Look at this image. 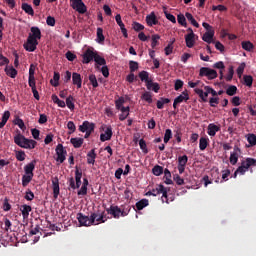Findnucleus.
Wrapping results in <instances>:
<instances>
[{"label": "nucleus", "instance_id": "obj_1", "mask_svg": "<svg viewBox=\"0 0 256 256\" xmlns=\"http://www.w3.org/2000/svg\"><path fill=\"white\" fill-rule=\"evenodd\" d=\"M14 143L22 149H35V147H37V141L28 139L23 134L14 136Z\"/></svg>", "mask_w": 256, "mask_h": 256}, {"label": "nucleus", "instance_id": "obj_2", "mask_svg": "<svg viewBox=\"0 0 256 256\" xmlns=\"http://www.w3.org/2000/svg\"><path fill=\"white\" fill-rule=\"evenodd\" d=\"M250 167H256V159L255 158H246L241 162V165L236 169V173L239 175H244L246 171H249Z\"/></svg>", "mask_w": 256, "mask_h": 256}, {"label": "nucleus", "instance_id": "obj_3", "mask_svg": "<svg viewBox=\"0 0 256 256\" xmlns=\"http://www.w3.org/2000/svg\"><path fill=\"white\" fill-rule=\"evenodd\" d=\"M151 191L153 197H157V195L162 194V203H169V198L167 196V188H165V186H163L162 184L157 185L156 188H153Z\"/></svg>", "mask_w": 256, "mask_h": 256}, {"label": "nucleus", "instance_id": "obj_4", "mask_svg": "<svg viewBox=\"0 0 256 256\" xmlns=\"http://www.w3.org/2000/svg\"><path fill=\"white\" fill-rule=\"evenodd\" d=\"M77 219L81 226L83 227H91V225H95V215L85 216L83 213L77 214Z\"/></svg>", "mask_w": 256, "mask_h": 256}, {"label": "nucleus", "instance_id": "obj_5", "mask_svg": "<svg viewBox=\"0 0 256 256\" xmlns=\"http://www.w3.org/2000/svg\"><path fill=\"white\" fill-rule=\"evenodd\" d=\"M199 76L207 77V79L211 81L213 79H217V71L208 67H202L200 68Z\"/></svg>", "mask_w": 256, "mask_h": 256}, {"label": "nucleus", "instance_id": "obj_6", "mask_svg": "<svg viewBox=\"0 0 256 256\" xmlns=\"http://www.w3.org/2000/svg\"><path fill=\"white\" fill-rule=\"evenodd\" d=\"M72 9H75L80 15L87 13V6L83 0H70Z\"/></svg>", "mask_w": 256, "mask_h": 256}, {"label": "nucleus", "instance_id": "obj_7", "mask_svg": "<svg viewBox=\"0 0 256 256\" xmlns=\"http://www.w3.org/2000/svg\"><path fill=\"white\" fill-rule=\"evenodd\" d=\"M56 161L58 163H65V159H67V150L63 147V144H58L56 146Z\"/></svg>", "mask_w": 256, "mask_h": 256}, {"label": "nucleus", "instance_id": "obj_8", "mask_svg": "<svg viewBox=\"0 0 256 256\" xmlns=\"http://www.w3.org/2000/svg\"><path fill=\"white\" fill-rule=\"evenodd\" d=\"M37 45H39V41L35 40L33 37L28 36L26 43L23 44V47L29 53H33L37 49Z\"/></svg>", "mask_w": 256, "mask_h": 256}, {"label": "nucleus", "instance_id": "obj_9", "mask_svg": "<svg viewBox=\"0 0 256 256\" xmlns=\"http://www.w3.org/2000/svg\"><path fill=\"white\" fill-rule=\"evenodd\" d=\"M194 92L200 97L203 103H207V97H209V94H211V86H205L204 91L203 89L196 88L194 89Z\"/></svg>", "mask_w": 256, "mask_h": 256}, {"label": "nucleus", "instance_id": "obj_10", "mask_svg": "<svg viewBox=\"0 0 256 256\" xmlns=\"http://www.w3.org/2000/svg\"><path fill=\"white\" fill-rule=\"evenodd\" d=\"M97 55V51H94L91 48H88L84 54L82 55V63H84V65H88V63H91V61H95V56Z\"/></svg>", "mask_w": 256, "mask_h": 256}, {"label": "nucleus", "instance_id": "obj_11", "mask_svg": "<svg viewBox=\"0 0 256 256\" xmlns=\"http://www.w3.org/2000/svg\"><path fill=\"white\" fill-rule=\"evenodd\" d=\"M79 131H81V133H85V131L93 133V131H95V123L84 121L82 125L79 126Z\"/></svg>", "mask_w": 256, "mask_h": 256}, {"label": "nucleus", "instance_id": "obj_12", "mask_svg": "<svg viewBox=\"0 0 256 256\" xmlns=\"http://www.w3.org/2000/svg\"><path fill=\"white\" fill-rule=\"evenodd\" d=\"M108 215H112L114 219H119L121 217V208L119 206L111 205L110 208L106 209Z\"/></svg>", "mask_w": 256, "mask_h": 256}, {"label": "nucleus", "instance_id": "obj_13", "mask_svg": "<svg viewBox=\"0 0 256 256\" xmlns=\"http://www.w3.org/2000/svg\"><path fill=\"white\" fill-rule=\"evenodd\" d=\"M111 137H113V128L111 126L106 127L104 134L100 135V141L105 143V141H111Z\"/></svg>", "mask_w": 256, "mask_h": 256}, {"label": "nucleus", "instance_id": "obj_14", "mask_svg": "<svg viewBox=\"0 0 256 256\" xmlns=\"http://www.w3.org/2000/svg\"><path fill=\"white\" fill-rule=\"evenodd\" d=\"M91 215H95L94 225H99V223H105V221H107V215H105V211H98L96 213H92Z\"/></svg>", "mask_w": 256, "mask_h": 256}, {"label": "nucleus", "instance_id": "obj_15", "mask_svg": "<svg viewBox=\"0 0 256 256\" xmlns=\"http://www.w3.org/2000/svg\"><path fill=\"white\" fill-rule=\"evenodd\" d=\"M52 189H53V197H54V199H57L59 197V193H60L58 177H54L52 179Z\"/></svg>", "mask_w": 256, "mask_h": 256}, {"label": "nucleus", "instance_id": "obj_16", "mask_svg": "<svg viewBox=\"0 0 256 256\" xmlns=\"http://www.w3.org/2000/svg\"><path fill=\"white\" fill-rule=\"evenodd\" d=\"M35 165H37V160H32L30 163H28L26 166H24V173L26 175H32L34 176L35 174L33 171H35Z\"/></svg>", "mask_w": 256, "mask_h": 256}, {"label": "nucleus", "instance_id": "obj_17", "mask_svg": "<svg viewBox=\"0 0 256 256\" xmlns=\"http://www.w3.org/2000/svg\"><path fill=\"white\" fill-rule=\"evenodd\" d=\"M146 23L149 27H153V25H158L159 20L155 15V12H151L149 15L146 16Z\"/></svg>", "mask_w": 256, "mask_h": 256}, {"label": "nucleus", "instance_id": "obj_18", "mask_svg": "<svg viewBox=\"0 0 256 256\" xmlns=\"http://www.w3.org/2000/svg\"><path fill=\"white\" fill-rule=\"evenodd\" d=\"M185 43L188 49H193L195 46V33L185 35Z\"/></svg>", "mask_w": 256, "mask_h": 256}, {"label": "nucleus", "instance_id": "obj_19", "mask_svg": "<svg viewBox=\"0 0 256 256\" xmlns=\"http://www.w3.org/2000/svg\"><path fill=\"white\" fill-rule=\"evenodd\" d=\"M31 33L28 35V37H32V39H35L38 41L41 39V29L37 26H33L30 28Z\"/></svg>", "mask_w": 256, "mask_h": 256}, {"label": "nucleus", "instance_id": "obj_20", "mask_svg": "<svg viewBox=\"0 0 256 256\" xmlns=\"http://www.w3.org/2000/svg\"><path fill=\"white\" fill-rule=\"evenodd\" d=\"M72 83L73 85L77 86V89H81L82 87V83H83V79L81 78V74L74 72L72 74Z\"/></svg>", "mask_w": 256, "mask_h": 256}, {"label": "nucleus", "instance_id": "obj_21", "mask_svg": "<svg viewBox=\"0 0 256 256\" xmlns=\"http://www.w3.org/2000/svg\"><path fill=\"white\" fill-rule=\"evenodd\" d=\"M218 131H221V127L211 123L208 125V135H210V137H215V135H217Z\"/></svg>", "mask_w": 256, "mask_h": 256}, {"label": "nucleus", "instance_id": "obj_22", "mask_svg": "<svg viewBox=\"0 0 256 256\" xmlns=\"http://www.w3.org/2000/svg\"><path fill=\"white\" fill-rule=\"evenodd\" d=\"M75 180L76 181V188L79 189L81 187V177H83V171L79 169V166L75 167Z\"/></svg>", "mask_w": 256, "mask_h": 256}, {"label": "nucleus", "instance_id": "obj_23", "mask_svg": "<svg viewBox=\"0 0 256 256\" xmlns=\"http://www.w3.org/2000/svg\"><path fill=\"white\" fill-rule=\"evenodd\" d=\"M23 219H29V213H31L32 208L30 205L24 204L20 207Z\"/></svg>", "mask_w": 256, "mask_h": 256}, {"label": "nucleus", "instance_id": "obj_24", "mask_svg": "<svg viewBox=\"0 0 256 256\" xmlns=\"http://www.w3.org/2000/svg\"><path fill=\"white\" fill-rule=\"evenodd\" d=\"M174 100H176L178 104L183 103V101L187 103L189 101V92H187V90L183 91L181 95L177 96Z\"/></svg>", "mask_w": 256, "mask_h": 256}, {"label": "nucleus", "instance_id": "obj_25", "mask_svg": "<svg viewBox=\"0 0 256 256\" xmlns=\"http://www.w3.org/2000/svg\"><path fill=\"white\" fill-rule=\"evenodd\" d=\"M148 91H154V93H159V89H161V86H159V83L153 82V80H150L148 84L146 85Z\"/></svg>", "mask_w": 256, "mask_h": 256}, {"label": "nucleus", "instance_id": "obj_26", "mask_svg": "<svg viewBox=\"0 0 256 256\" xmlns=\"http://www.w3.org/2000/svg\"><path fill=\"white\" fill-rule=\"evenodd\" d=\"M95 159H97V154L95 153V149H92L87 153L88 165H95Z\"/></svg>", "mask_w": 256, "mask_h": 256}, {"label": "nucleus", "instance_id": "obj_27", "mask_svg": "<svg viewBox=\"0 0 256 256\" xmlns=\"http://www.w3.org/2000/svg\"><path fill=\"white\" fill-rule=\"evenodd\" d=\"M213 37H215V31L205 32L202 36V41H205V43H213Z\"/></svg>", "mask_w": 256, "mask_h": 256}, {"label": "nucleus", "instance_id": "obj_28", "mask_svg": "<svg viewBox=\"0 0 256 256\" xmlns=\"http://www.w3.org/2000/svg\"><path fill=\"white\" fill-rule=\"evenodd\" d=\"M35 69H37V66L35 64H31L29 68L28 84L35 83Z\"/></svg>", "mask_w": 256, "mask_h": 256}, {"label": "nucleus", "instance_id": "obj_29", "mask_svg": "<svg viewBox=\"0 0 256 256\" xmlns=\"http://www.w3.org/2000/svg\"><path fill=\"white\" fill-rule=\"evenodd\" d=\"M84 139L83 138H71L70 139V143L73 145V147L75 149H79L82 147L83 143H84Z\"/></svg>", "mask_w": 256, "mask_h": 256}, {"label": "nucleus", "instance_id": "obj_30", "mask_svg": "<svg viewBox=\"0 0 256 256\" xmlns=\"http://www.w3.org/2000/svg\"><path fill=\"white\" fill-rule=\"evenodd\" d=\"M4 71L8 77H11V79H15V77H17V69H15L13 66L10 68L9 66H6Z\"/></svg>", "mask_w": 256, "mask_h": 256}, {"label": "nucleus", "instance_id": "obj_31", "mask_svg": "<svg viewBox=\"0 0 256 256\" xmlns=\"http://www.w3.org/2000/svg\"><path fill=\"white\" fill-rule=\"evenodd\" d=\"M185 17L191 23V25H193V27H196V29H199V22L195 20V17H193V14L186 12Z\"/></svg>", "mask_w": 256, "mask_h": 256}, {"label": "nucleus", "instance_id": "obj_32", "mask_svg": "<svg viewBox=\"0 0 256 256\" xmlns=\"http://www.w3.org/2000/svg\"><path fill=\"white\" fill-rule=\"evenodd\" d=\"M138 77L140 78L141 81H143L144 83H146V85L152 81L151 78H149V72L143 70L141 72H139Z\"/></svg>", "mask_w": 256, "mask_h": 256}, {"label": "nucleus", "instance_id": "obj_33", "mask_svg": "<svg viewBox=\"0 0 256 256\" xmlns=\"http://www.w3.org/2000/svg\"><path fill=\"white\" fill-rule=\"evenodd\" d=\"M145 207H149V200L147 199H142L136 203V209L138 211H143Z\"/></svg>", "mask_w": 256, "mask_h": 256}, {"label": "nucleus", "instance_id": "obj_34", "mask_svg": "<svg viewBox=\"0 0 256 256\" xmlns=\"http://www.w3.org/2000/svg\"><path fill=\"white\" fill-rule=\"evenodd\" d=\"M209 145V139L205 137H201L199 140V149L200 151H205Z\"/></svg>", "mask_w": 256, "mask_h": 256}, {"label": "nucleus", "instance_id": "obj_35", "mask_svg": "<svg viewBox=\"0 0 256 256\" xmlns=\"http://www.w3.org/2000/svg\"><path fill=\"white\" fill-rule=\"evenodd\" d=\"M29 87L32 89V93L36 101H39L41 97L39 96V91H37V85L36 82H32L28 84Z\"/></svg>", "mask_w": 256, "mask_h": 256}, {"label": "nucleus", "instance_id": "obj_36", "mask_svg": "<svg viewBox=\"0 0 256 256\" xmlns=\"http://www.w3.org/2000/svg\"><path fill=\"white\" fill-rule=\"evenodd\" d=\"M131 212V206L130 205H122L120 207V215L121 217H127V215H129V213Z\"/></svg>", "mask_w": 256, "mask_h": 256}, {"label": "nucleus", "instance_id": "obj_37", "mask_svg": "<svg viewBox=\"0 0 256 256\" xmlns=\"http://www.w3.org/2000/svg\"><path fill=\"white\" fill-rule=\"evenodd\" d=\"M33 175L31 174H24L22 176V187H27L31 181H33Z\"/></svg>", "mask_w": 256, "mask_h": 256}, {"label": "nucleus", "instance_id": "obj_38", "mask_svg": "<svg viewBox=\"0 0 256 256\" xmlns=\"http://www.w3.org/2000/svg\"><path fill=\"white\" fill-rule=\"evenodd\" d=\"M61 79V74L59 72H54L53 79L50 80V84L53 87H59V80Z\"/></svg>", "mask_w": 256, "mask_h": 256}, {"label": "nucleus", "instance_id": "obj_39", "mask_svg": "<svg viewBox=\"0 0 256 256\" xmlns=\"http://www.w3.org/2000/svg\"><path fill=\"white\" fill-rule=\"evenodd\" d=\"M73 101H75V98L71 95L66 98V106L68 109H70V111L75 110V103Z\"/></svg>", "mask_w": 256, "mask_h": 256}, {"label": "nucleus", "instance_id": "obj_40", "mask_svg": "<svg viewBox=\"0 0 256 256\" xmlns=\"http://www.w3.org/2000/svg\"><path fill=\"white\" fill-rule=\"evenodd\" d=\"M94 61H95L96 65H100V66L107 65V60H105V58L101 57L99 55V53H97V52H96V56H94Z\"/></svg>", "mask_w": 256, "mask_h": 256}, {"label": "nucleus", "instance_id": "obj_41", "mask_svg": "<svg viewBox=\"0 0 256 256\" xmlns=\"http://www.w3.org/2000/svg\"><path fill=\"white\" fill-rule=\"evenodd\" d=\"M22 9L27 13V15H35V11L33 10V7L27 3L22 4Z\"/></svg>", "mask_w": 256, "mask_h": 256}, {"label": "nucleus", "instance_id": "obj_42", "mask_svg": "<svg viewBox=\"0 0 256 256\" xmlns=\"http://www.w3.org/2000/svg\"><path fill=\"white\" fill-rule=\"evenodd\" d=\"M240 156L241 154L239 153L231 152L230 158H229L231 165H237V162L239 161Z\"/></svg>", "mask_w": 256, "mask_h": 256}, {"label": "nucleus", "instance_id": "obj_43", "mask_svg": "<svg viewBox=\"0 0 256 256\" xmlns=\"http://www.w3.org/2000/svg\"><path fill=\"white\" fill-rule=\"evenodd\" d=\"M129 111H130L129 106H127L126 108H122L121 114L119 115V119L121 121H125V119H127V117H129Z\"/></svg>", "mask_w": 256, "mask_h": 256}, {"label": "nucleus", "instance_id": "obj_44", "mask_svg": "<svg viewBox=\"0 0 256 256\" xmlns=\"http://www.w3.org/2000/svg\"><path fill=\"white\" fill-rule=\"evenodd\" d=\"M241 45H242V49H244V51H253V49L255 47L253 45V43H251V41H243L241 43Z\"/></svg>", "mask_w": 256, "mask_h": 256}, {"label": "nucleus", "instance_id": "obj_45", "mask_svg": "<svg viewBox=\"0 0 256 256\" xmlns=\"http://www.w3.org/2000/svg\"><path fill=\"white\" fill-rule=\"evenodd\" d=\"M97 43L105 42V35H103V28H97Z\"/></svg>", "mask_w": 256, "mask_h": 256}, {"label": "nucleus", "instance_id": "obj_46", "mask_svg": "<svg viewBox=\"0 0 256 256\" xmlns=\"http://www.w3.org/2000/svg\"><path fill=\"white\" fill-rule=\"evenodd\" d=\"M177 21L182 27H187V17L183 14H178Z\"/></svg>", "mask_w": 256, "mask_h": 256}, {"label": "nucleus", "instance_id": "obj_47", "mask_svg": "<svg viewBox=\"0 0 256 256\" xmlns=\"http://www.w3.org/2000/svg\"><path fill=\"white\" fill-rule=\"evenodd\" d=\"M247 141L250 145V147H255L256 145V135L253 133H250L247 135Z\"/></svg>", "mask_w": 256, "mask_h": 256}, {"label": "nucleus", "instance_id": "obj_48", "mask_svg": "<svg viewBox=\"0 0 256 256\" xmlns=\"http://www.w3.org/2000/svg\"><path fill=\"white\" fill-rule=\"evenodd\" d=\"M141 99L146 101V103H153V96L151 95V92H144L141 96Z\"/></svg>", "mask_w": 256, "mask_h": 256}, {"label": "nucleus", "instance_id": "obj_49", "mask_svg": "<svg viewBox=\"0 0 256 256\" xmlns=\"http://www.w3.org/2000/svg\"><path fill=\"white\" fill-rule=\"evenodd\" d=\"M125 104V98L120 97L118 100L115 101V106L118 111H121V109L125 108L123 106Z\"/></svg>", "mask_w": 256, "mask_h": 256}, {"label": "nucleus", "instance_id": "obj_50", "mask_svg": "<svg viewBox=\"0 0 256 256\" xmlns=\"http://www.w3.org/2000/svg\"><path fill=\"white\" fill-rule=\"evenodd\" d=\"M89 81L94 89H97V87H99V82H97V76H95V74L89 75Z\"/></svg>", "mask_w": 256, "mask_h": 256}, {"label": "nucleus", "instance_id": "obj_51", "mask_svg": "<svg viewBox=\"0 0 256 256\" xmlns=\"http://www.w3.org/2000/svg\"><path fill=\"white\" fill-rule=\"evenodd\" d=\"M237 94V86L231 85L226 90V95H229V97H233V95Z\"/></svg>", "mask_w": 256, "mask_h": 256}, {"label": "nucleus", "instance_id": "obj_52", "mask_svg": "<svg viewBox=\"0 0 256 256\" xmlns=\"http://www.w3.org/2000/svg\"><path fill=\"white\" fill-rule=\"evenodd\" d=\"M153 175L159 177V175H163V166L156 165L152 169Z\"/></svg>", "mask_w": 256, "mask_h": 256}, {"label": "nucleus", "instance_id": "obj_53", "mask_svg": "<svg viewBox=\"0 0 256 256\" xmlns=\"http://www.w3.org/2000/svg\"><path fill=\"white\" fill-rule=\"evenodd\" d=\"M160 39H161V36H159V34L152 35V42H151L152 49H155L159 45Z\"/></svg>", "mask_w": 256, "mask_h": 256}, {"label": "nucleus", "instance_id": "obj_54", "mask_svg": "<svg viewBox=\"0 0 256 256\" xmlns=\"http://www.w3.org/2000/svg\"><path fill=\"white\" fill-rule=\"evenodd\" d=\"M188 161H189V157H187V155L180 156L178 157V166L185 167Z\"/></svg>", "mask_w": 256, "mask_h": 256}, {"label": "nucleus", "instance_id": "obj_55", "mask_svg": "<svg viewBox=\"0 0 256 256\" xmlns=\"http://www.w3.org/2000/svg\"><path fill=\"white\" fill-rule=\"evenodd\" d=\"M173 138V132L171 129H166L164 134V143H169L171 139Z\"/></svg>", "mask_w": 256, "mask_h": 256}, {"label": "nucleus", "instance_id": "obj_56", "mask_svg": "<svg viewBox=\"0 0 256 256\" xmlns=\"http://www.w3.org/2000/svg\"><path fill=\"white\" fill-rule=\"evenodd\" d=\"M129 69H130V73H135V71L139 69V63L136 61L130 60Z\"/></svg>", "mask_w": 256, "mask_h": 256}, {"label": "nucleus", "instance_id": "obj_57", "mask_svg": "<svg viewBox=\"0 0 256 256\" xmlns=\"http://www.w3.org/2000/svg\"><path fill=\"white\" fill-rule=\"evenodd\" d=\"M243 79H244V85H246V87L253 86V76L245 75Z\"/></svg>", "mask_w": 256, "mask_h": 256}, {"label": "nucleus", "instance_id": "obj_58", "mask_svg": "<svg viewBox=\"0 0 256 256\" xmlns=\"http://www.w3.org/2000/svg\"><path fill=\"white\" fill-rule=\"evenodd\" d=\"M24 199H26V201H33L35 199V194L33 193V191H31V189L26 190Z\"/></svg>", "mask_w": 256, "mask_h": 256}, {"label": "nucleus", "instance_id": "obj_59", "mask_svg": "<svg viewBox=\"0 0 256 256\" xmlns=\"http://www.w3.org/2000/svg\"><path fill=\"white\" fill-rule=\"evenodd\" d=\"M26 157H27V154H25V151L19 150L16 152L17 161H25Z\"/></svg>", "mask_w": 256, "mask_h": 256}, {"label": "nucleus", "instance_id": "obj_60", "mask_svg": "<svg viewBox=\"0 0 256 256\" xmlns=\"http://www.w3.org/2000/svg\"><path fill=\"white\" fill-rule=\"evenodd\" d=\"M233 75H235V70L233 66H230L228 68V74L226 75V81H233Z\"/></svg>", "mask_w": 256, "mask_h": 256}, {"label": "nucleus", "instance_id": "obj_61", "mask_svg": "<svg viewBox=\"0 0 256 256\" xmlns=\"http://www.w3.org/2000/svg\"><path fill=\"white\" fill-rule=\"evenodd\" d=\"M132 29H134V31H143V29H145V26H143L141 23L139 22H133L132 24Z\"/></svg>", "mask_w": 256, "mask_h": 256}, {"label": "nucleus", "instance_id": "obj_62", "mask_svg": "<svg viewBox=\"0 0 256 256\" xmlns=\"http://www.w3.org/2000/svg\"><path fill=\"white\" fill-rule=\"evenodd\" d=\"M139 145H140V149L143 151V153H145V154L149 153V150L147 149V142H145L143 139H140Z\"/></svg>", "mask_w": 256, "mask_h": 256}, {"label": "nucleus", "instance_id": "obj_63", "mask_svg": "<svg viewBox=\"0 0 256 256\" xmlns=\"http://www.w3.org/2000/svg\"><path fill=\"white\" fill-rule=\"evenodd\" d=\"M173 43H175V40L170 42L164 49L165 55H171L173 53Z\"/></svg>", "mask_w": 256, "mask_h": 256}, {"label": "nucleus", "instance_id": "obj_64", "mask_svg": "<svg viewBox=\"0 0 256 256\" xmlns=\"http://www.w3.org/2000/svg\"><path fill=\"white\" fill-rule=\"evenodd\" d=\"M231 103L234 107H239V105H241V98L239 96H234L231 99Z\"/></svg>", "mask_w": 256, "mask_h": 256}]
</instances>
